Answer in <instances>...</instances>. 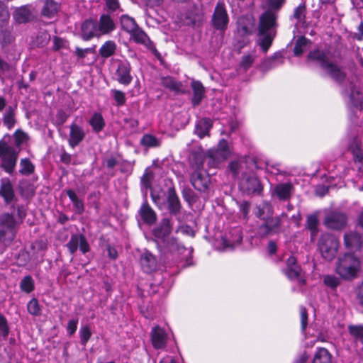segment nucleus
Instances as JSON below:
<instances>
[{"label": "nucleus", "mask_w": 363, "mask_h": 363, "mask_svg": "<svg viewBox=\"0 0 363 363\" xmlns=\"http://www.w3.org/2000/svg\"><path fill=\"white\" fill-rule=\"evenodd\" d=\"M308 60L318 62L320 67L337 84H342L346 78L347 73L336 63L330 61L325 52L319 48L311 50L307 56Z\"/></svg>", "instance_id": "f257e3e1"}, {"label": "nucleus", "mask_w": 363, "mask_h": 363, "mask_svg": "<svg viewBox=\"0 0 363 363\" xmlns=\"http://www.w3.org/2000/svg\"><path fill=\"white\" fill-rule=\"evenodd\" d=\"M239 189L248 196L262 194L264 186L255 173H243L239 183Z\"/></svg>", "instance_id": "423d86ee"}, {"label": "nucleus", "mask_w": 363, "mask_h": 363, "mask_svg": "<svg viewBox=\"0 0 363 363\" xmlns=\"http://www.w3.org/2000/svg\"><path fill=\"white\" fill-rule=\"evenodd\" d=\"M18 152L9 145L5 141H0V162L1 167L7 172H11L13 169Z\"/></svg>", "instance_id": "0eeeda50"}, {"label": "nucleus", "mask_w": 363, "mask_h": 363, "mask_svg": "<svg viewBox=\"0 0 363 363\" xmlns=\"http://www.w3.org/2000/svg\"><path fill=\"white\" fill-rule=\"evenodd\" d=\"M80 30V36L84 41H89L94 37L100 35L97 28V22L91 18L86 19L82 23Z\"/></svg>", "instance_id": "a211bd4d"}, {"label": "nucleus", "mask_w": 363, "mask_h": 363, "mask_svg": "<svg viewBox=\"0 0 363 363\" xmlns=\"http://www.w3.org/2000/svg\"><path fill=\"white\" fill-rule=\"evenodd\" d=\"M13 143L18 150H21V145L23 143V131L17 130L13 136Z\"/></svg>", "instance_id": "680f3d73"}, {"label": "nucleus", "mask_w": 363, "mask_h": 363, "mask_svg": "<svg viewBox=\"0 0 363 363\" xmlns=\"http://www.w3.org/2000/svg\"><path fill=\"white\" fill-rule=\"evenodd\" d=\"M69 115L66 113V112L60 109L57 111L56 113V123L57 125L61 126L67 120Z\"/></svg>", "instance_id": "052dcab7"}, {"label": "nucleus", "mask_w": 363, "mask_h": 363, "mask_svg": "<svg viewBox=\"0 0 363 363\" xmlns=\"http://www.w3.org/2000/svg\"><path fill=\"white\" fill-rule=\"evenodd\" d=\"M35 165L28 158H24V176L29 175L34 172Z\"/></svg>", "instance_id": "69168bd1"}, {"label": "nucleus", "mask_w": 363, "mask_h": 363, "mask_svg": "<svg viewBox=\"0 0 363 363\" xmlns=\"http://www.w3.org/2000/svg\"><path fill=\"white\" fill-rule=\"evenodd\" d=\"M27 311L28 313L34 316H40L41 315V307L38 300L36 298H33L27 303Z\"/></svg>", "instance_id": "37998d69"}, {"label": "nucleus", "mask_w": 363, "mask_h": 363, "mask_svg": "<svg viewBox=\"0 0 363 363\" xmlns=\"http://www.w3.org/2000/svg\"><path fill=\"white\" fill-rule=\"evenodd\" d=\"M228 169L232 174L233 178L236 179L238 177L240 172L241 163L238 160H233L228 164Z\"/></svg>", "instance_id": "864d4df0"}, {"label": "nucleus", "mask_w": 363, "mask_h": 363, "mask_svg": "<svg viewBox=\"0 0 363 363\" xmlns=\"http://www.w3.org/2000/svg\"><path fill=\"white\" fill-rule=\"evenodd\" d=\"M15 228H0V241L4 245L8 244L15 237Z\"/></svg>", "instance_id": "79ce46f5"}, {"label": "nucleus", "mask_w": 363, "mask_h": 363, "mask_svg": "<svg viewBox=\"0 0 363 363\" xmlns=\"http://www.w3.org/2000/svg\"><path fill=\"white\" fill-rule=\"evenodd\" d=\"M213 126V121L210 118H202L196 123L195 133L200 139H203L205 136H209Z\"/></svg>", "instance_id": "393cba45"}, {"label": "nucleus", "mask_w": 363, "mask_h": 363, "mask_svg": "<svg viewBox=\"0 0 363 363\" xmlns=\"http://www.w3.org/2000/svg\"><path fill=\"white\" fill-rule=\"evenodd\" d=\"M161 83L164 88L174 91L176 94H186L189 92L184 88L183 83L176 80L173 77H162Z\"/></svg>", "instance_id": "4be33fe9"}, {"label": "nucleus", "mask_w": 363, "mask_h": 363, "mask_svg": "<svg viewBox=\"0 0 363 363\" xmlns=\"http://www.w3.org/2000/svg\"><path fill=\"white\" fill-rule=\"evenodd\" d=\"M97 28L100 35H107L116 29V25L109 14L104 13L99 18Z\"/></svg>", "instance_id": "a878e982"}, {"label": "nucleus", "mask_w": 363, "mask_h": 363, "mask_svg": "<svg viewBox=\"0 0 363 363\" xmlns=\"http://www.w3.org/2000/svg\"><path fill=\"white\" fill-rule=\"evenodd\" d=\"M130 35L131 38L134 40V42L138 44H141L147 46L148 44L151 43V40L148 35L139 26H138Z\"/></svg>", "instance_id": "72a5a7b5"}, {"label": "nucleus", "mask_w": 363, "mask_h": 363, "mask_svg": "<svg viewBox=\"0 0 363 363\" xmlns=\"http://www.w3.org/2000/svg\"><path fill=\"white\" fill-rule=\"evenodd\" d=\"M140 143L142 146L147 148L158 147L161 145L160 140L156 136L149 133L143 135Z\"/></svg>", "instance_id": "e433bc0d"}, {"label": "nucleus", "mask_w": 363, "mask_h": 363, "mask_svg": "<svg viewBox=\"0 0 363 363\" xmlns=\"http://www.w3.org/2000/svg\"><path fill=\"white\" fill-rule=\"evenodd\" d=\"M15 220L9 213H3L0 216V228H15Z\"/></svg>", "instance_id": "a18cd8bd"}, {"label": "nucleus", "mask_w": 363, "mask_h": 363, "mask_svg": "<svg viewBox=\"0 0 363 363\" xmlns=\"http://www.w3.org/2000/svg\"><path fill=\"white\" fill-rule=\"evenodd\" d=\"M60 5L55 0H45L41 14L48 18H52L57 14Z\"/></svg>", "instance_id": "473e14b6"}, {"label": "nucleus", "mask_w": 363, "mask_h": 363, "mask_svg": "<svg viewBox=\"0 0 363 363\" xmlns=\"http://www.w3.org/2000/svg\"><path fill=\"white\" fill-rule=\"evenodd\" d=\"M113 97L116 103L117 106H122L125 105L126 102V98L125 93L121 90L112 89Z\"/></svg>", "instance_id": "603ef678"}, {"label": "nucleus", "mask_w": 363, "mask_h": 363, "mask_svg": "<svg viewBox=\"0 0 363 363\" xmlns=\"http://www.w3.org/2000/svg\"><path fill=\"white\" fill-rule=\"evenodd\" d=\"M284 273L291 280H297L301 285L306 284V280L301 277L302 268L294 255H291L286 259Z\"/></svg>", "instance_id": "1a4fd4ad"}, {"label": "nucleus", "mask_w": 363, "mask_h": 363, "mask_svg": "<svg viewBox=\"0 0 363 363\" xmlns=\"http://www.w3.org/2000/svg\"><path fill=\"white\" fill-rule=\"evenodd\" d=\"M150 339L152 347L156 350L164 349L167 347L168 335L165 330L158 325L152 328Z\"/></svg>", "instance_id": "f3484780"}, {"label": "nucleus", "mask_w": 363, "mask_h": 363, "mask_svg": "<svg viewBox=\"0 0 363 363\" xmlns=\"http://www.w3.org/2000/svg\"><path fill=\"white\" fill-rule=\"evenodd\" d=\"M360 269V260L352 253H345L338 258L336 263V273L346 281H352L356 279Z\"/></svg>", "instance_id": "7ed1b4c3"}, {"label": "nucleus", "mask_w": 363, "mask_h": 363, "mask_svg": "<svg viewBox=\"0 0 363 363\" xmlns=\"http://www.w3.org/2000/svg\"><path fill=\"white\" fill-rule=\"evenodd\" d=\"M91 332L89 325H84L79 330L80 343L86 345L91 337Z\"/></svg>", "instance_id": "de8ad7c7"}, {"label": "nucleus", "mask_w": 363, "mask_h": 363, "mask_svg": "<svg viewBox=\"0 0 363 363\" xmlns=\"http://www.w3.org/2000/svg\"><path fill=\"white\" fill-rule=\"evenodd\" d=\"M229 21V16L225 3L219 1L214 9L211 24L216 30L224 31L228 28Z\"/></svg>", "instance_id": "6e6552de"}, {"label": "nucleus", "mask_w": 363, "mask_h": 363, "mask_svg": "<svg viewBox=\"0 0 363 363\" xmlns=\"http://www.w3.org/2000/svg\"><path fill=\"white\" fill-rule=\"evenodd\" d=\"M66 194L72 203L75 212L78 215H82L85 211L84 203L82 199H79L73 189H69L65 191Z\"/></svg>", "instance_id": "7c9ffc66"}, {"label": "nucleus", "mask_w": 363, "mask_h": 363, "mask_svg": "<svg viewBox=\"0 0 363 363\" xmlns=\"http://www.w3.org/2000/svg\"><path fill=\"white\" fill-rule=\"evenodd\" d=\"M191 87L193 91L191 98V104L193 107H196L201 103L205 96L206 89L203 84L199 81L192 79L191 82Z\"/></svg>", "instance_id": "5701e85b"}, {"label": "nucleus", "mask_w": 363, "mask_h": 363, "mask_svg": "<svg viewBox=\"0 0 363 363\" xmlns=\"http://www.w3.org/2000/svg\"><path fill=\"white\" fill-rule=\"evenodd\" d=\"M300 319L301 330L305 331L308 326V314L306 308L304 306L300 308Z\"/></svg>", "instance_id": "13d9d810"}, {"label": "nucleus", "mask_w": 363, "mask_h": 363, "mask_svg": "<svg viewBox=\"0 0 363 363\" xmlns=\"http://www.w3.org/2000/svg\"><path fill=\"white\" fill-rule=\"evenodd\" d=\"M190 182L196 190L206 192L208 189L211 178L207 172H203V169L196 170L190 175Z\"/></svg>", "instance_id": "4468645a"}, {"label": "nucleus", "mask_w": 363, "mask_h": 363, "mask_svg": "<svg viewBox=\"0 0 363 363\" xmlns=\"http://www.w3.org/2000/svg\"><path fill=\"white\" fill-rule=\"evenodd\" d=\"M132 67L129 62H121L116 71L118 82L124 86L129 85L133 81L131 75Z\"/></svg>", "instance_id": "6ab92c4d"}, {"label": "nucleus", "mask_w": 363, "mask_h": 363, "mask_svg": "<svg viewBox=\"0 0 363 363\" xmlns=\"http://www.w3.org/2000/svg\"><path fill=\"white\" fill-rule=\"evenodd\" d=\"M9 333V329L7 326V322L5 318L0 314V334L4 337L7 336Z\"/></svg>", "instance_id": "338daca9"}, {"label": "nucleus", "mask_w": 363, "mask_h": 363, "mask_svg": "<svg viewBox=\"0 0 363 363\" xmlns=\"http://www.w3.org/2000/svg\"><path fill=\"white\" fill-rule=\"evenodd\" d=\"M166 202L167 209L170 216H177L181 213L182 204L174 186L167 189Z\"/></svg>", "instance_id": "9b49d317"}, {"label": "nucleus", "mask_w": 363, "mask_h": 363, "mask_svg": "<svg viewBox=\"0 0 363 363\" xmlns=\"http://www.w3.org/2000/svg\"><path fill=\"white\" fill-rule=\"evenodd\" d=\"M310 363H333V354L327 348L318 347Z\"/></svg>", "instance_id": "bb28decb"}, {"label": "nucleus", "mask_w": 363, "mask_h": 363, "mask_svg": "<svg viewBox=\"0 0 363 363\" xmlns=\"http://www.w3.org/2000/svg\"><path fill=\"white\" fill-rule=\"evenodd\" d=\"M117 45L113 40L106 41L99 48V54L103 58H108L115 55Z\"/></svg>", "instance_id": "2f4dec72"}, {"label": "nucleus", "mask_w": 363, "mask_h": 363, "mask_svg": "<svg viewBox=\"0 0 363 363\" xmlns=\"http://www.w3.org/2000/svg\"><path fill=\"white\" fill-rule=\"evenodd\" d=\"M35 289V282L31 276L24 277V293L30 294Z\"/></svg>", "instance_id": "bf43d9fd"}, {"label": "nucleus", "mask_w": 363, "mask_h": 363, "mask_svg": "<svg viewBox=\"0 0 363 363\" xmlns=\"http://www.w3.org/2000/svg\"><path fill=\"white\" fill-rule=\"evenodd\" d=\"M323 283L325 286L335 289L340 284V280L337 277L333 275H326L324 277Z\"/></svg>", "instance_id": "6e6d98bb"}, {"label": "nucleus", "mask_w": 363, "mask_h": 363, "mask_svg": "<svg viewBox=\"0 0 363 363\" xmlns=\"http://www.w3.org/2000/svg\"><path fill=\"white\" fill-rule=\"evenodd\" d=\"M172 229L170 218H163L159 225L152 229V234L155 238L162 243L164 247L169 252L181 254L186 249L184 245L179 244L175 238L170 237Z\"/></svg>", "instance_id": "f03ea898"}, {"label": "nucleus", "mask_w": 363, "mask_h": 363, "mask_svg": "<svg viewBox=\"0 0 363 363\" xmlns=\"http://www.w3.org/2000/svg\"><path fill=\"white\" fill-rule=\"evenodd\" d=\"M206 155L201 151H193L189 158L190 166L194 171L203 170Z\"/></svg>", "instance_id": "c756f323"}, {"label": "nucleus", "mask_w": 363, "mask_h": 363, "mask_svg": "<svg viewBox=\"0 0 363 363\" xmlns=\"http://www.w3.org/2000/svg\"><path fill=\"white\" fill-rule=\"evenodd\" d=\"M293 186L291 183H281L275 186L274 191L281 201H286L291 198Z\"/></svg>", "instance_id": "c85d7f7f"}, {"label": "nucleus", "mask_w": 363, "mask_h": 363, "mask_svg": "<svg viewBox=\"0 0 363 363\" xmlns=\"http://www.w3.org/2000/svg\"><path fill=\"white\" fill-rule=\"evenodd\" d=\"M0 196L4 199L6 205L15 208L17 199L15 196L13 186L9 179H2L1 181Z\"/></svg>", "instance_id": "dca6fc26"}, {"label": "nucleus", "mask_w": 363, "mask_h": 363, "mask_svg": "<svg viewBox=\"0 0 363 363\" xmlns=\"http://www.w3.org/2000/svg\"><path fill=\"white\" fill-rule=\"evenodd\" d=\"M318 218L315 213L308 215L306 221V228L311 233V237L313 238L318 233Z\"/></svg>", "instance_id": "f704fd0d"}, {"label": "nucleus", "mask_w": 363, "mask_h": 363, "mask_svg": "<svg viewBox=\"0 0 363 363\" xmlns=\"http://www.w3.org/2000/svg\"><path fill=\"white\" fill-rule=\"evenodd\" d=\"M347 222V216L340 212L331 211L324 218V225L332 230H340L345 227Z\"/></svg>", "instance_id": "ddd939ff"}, {"label": "nucleus", "mask_w": 363, "mask_h": 363, "mask_svg": "<svg viewBox=\"0 0 363 363\" xmlns=\"http://www.w3.org/2000/svg\"><path fill=\"white\" fill-rule=\"evenodd\" d=\"M154 179V174L152 171L147 168L142 177L140 178V184L142 187L147 189H152V182Z\"/></svg>", "instance_id": "c03bdc74"}, {"label": "nucleus", "mask_w": 363, "mask_h": 363, "mask_svg": "<svg viewBox=\"0 0 363 363\" xmlns=\"http://www.w3.org/2000/svg\"><path fill=\"white\" fill-rule=\"evenodd\" d=\"M338 238L329 233H323L318 239V247L322 257L328 261H332L337 255L339 248Z\"/></svg>", "instance_id": "20e7f679"}, {"label": "nucleus", "mask_w": 363, "mask_h": 363, "mask_svg": "<svg viewBox=\"0 0 363 363\" xmlns=\"http://www.w3.org/2000/svg\"><path fill=\"white\" fill-rule=\"evenodd\" d=\"M140 263L143 271L146 274L155 272L157 267L156 257L149 251H145L141 255Z\"/></svg>", "instance_id": "412c9836"}, {"label": "nucleus", "mask_w": 363, "mask_h": 363, "mask_svg": "<svg viewBox=\"0 0 363 363\" xmlns=\"http://www.w3.org/2000/svg\"><path fill=\"white\" fill-rule=\"evenodd\" d=\"M308 40L303 35L300 36L296 40L294 47V54L296 57H300L304 52V48L308 43Z\"/></svg>", "instance_id": "a19ab883"}, {"label": "nucleus", "mask_w": 363, "mask_h": 363, "mask_svg": "<svg viewBox=\"0 0 363 363\" xmlns=\"http://www.w3.org/2000/svg\"><path fill=\"white\" fill-rule=\"evenodd\" d=\"M182 196L184 200L188 203L189 206L194 203L196 201V197L194 191L189 187H184L182 190Z\"/></svg>", "instance_id": "49530a36"}, {"label": "nucleus", "mask_w": 363, "mask_h": 363, "mask_svg": "<svg viewBox=\"0 0 363 363\" xmlns=\"http://www.w3.org/2000/svg\"><path fill=\"white\" fill-rule=\"evenodd\" d=\"M50 40V35L47 30H40L38 33L35 39L33 41V45L43 48L46 46Z\"/></svg>", "instance_id": "ea45409f"}, {"label": "nucleus", "mask_w": 363, "mask_h": 363, "mask_svg": "<svg viewBox=\"0 0 363 363\" xmlns=\"http://www.w3.org/2000/svg\"><path fill=\"white\" fill-rule=\"evenodd\" d=\"M89 124L94 132L99 133L104 128L105 121L101 113H95L90 118Z\"/></svg>", "instance_id": "4c0bfd02"}, {"label": "nucleus", "mask_w": 363, "mask_h": 363, "mask_svg": "<svg viewBox=\"0 0 363 363\" xmlns=\"http://www.w3.org/2000/svg\"><path fill=\"white\" fill-rule=\"evenodd\" d=\"M348 331L352 337L359 338L363 343V325H350L348 326Z\"/></svg>", "instance_id": "3c124183"}, {"label": "nucleus", "mask_w": 363, "mask_h": 363, "mask_svg": "<svg viewBox=\"0 0 363 363\" xmlns=\"http://www.w3.org/2000/svg\"><path fill=\"white\" fill-rule=\"evenodd\" d=\"M271 10L265 11L259 17L258 33H265L271 32V30L277 26V16Z\"/></svg>", "instance_id": "2eb2a0df"}, {"label": "nucleus", "mask_w": 363, "mask_h": 363, "mask_svg": "<svg viewBox=\"0 0 363 363\" xmlns=\"http://www.w3.org/2000/svg\"><path fill=\"white\" fill-rule=\"evenodd\" d=\"M121 25L122 30L129 34H130L138 26L135 20L126 14L121 16Z\"/></svg>", "instance_id": "c9c22d12"}, {"label": "nucleus", "mask_w": 363, "mask_h": 363, "mask_svg": "<svg viewBox=\"0 0 363 363\" xmlns=\"http://www.w3.org/2000/svg\"><path fill=\"white\" fill-rule=\"evenodd\" d=\"M85 133L83 128L73 122L69 126V134L68 139V144L70 147L74 149L79 145L84 139Z\"/></svg>", "instance_id": "aec40b11"}, {"label": "nucleus", "mask_w": 363, "mask_h": 363, "mask_svg": "<svg viewBox=\"0 0 363 363\" xmlns=\"http://www.w3.org/2000/svg\"><path fill=\"white\" fill-rule=\"evenodd\" d=\"M66 247L72 255H74L78 248L82 254L90 251L89 244L84 234H72Z\"/></svg>", "instance_id": "9d476101"}, {"label": "nucleus", "mask_w": 363, "mask_h": 363, "mask_svg": "<svg viewBox=\"0 0 363 363\" xmlns=\"http://www.w3.org/2000/svg\"><path fill=\"white\" fill-rule=\"evenodd\" d=\"M254 61H255V58L253 57L252 55H243L240 62V66L245 71H247L252 67Z\"/></svg>", "instance_id": "4d7b16f0"}, {"label": "nucleus", "mask_w": 363, "mask_h": 363, "mask_svg": "<svg viewBox=\"0 0 363 363\" xmlns=\"http://www.w3.org/2000/svg\"><path fill=\"white\" fill-rule=\"evenodd\" d=\"M216 155H219L223 160H227L230 156L228 143L225 139H220L216 149H210L206 152L207 157H213Z\"/></svg>", "instance_id": "b1692460"}, {"label": "nucleus", "mask_w": 363, "mask_h": 363, "mask_svg": "<svg viewBox=\"0 0 363 363\" xmlns=\"http://www.w3.org/2000/svg\"><path fill=\"white\" fill-rule=\"evenodd\" d=\"M306 13V5L305 3L299 4L294 9L293 18L296 19L298 22L304 20Z\"/></svg>", "instance_id": "09e8293b"}, {"label": "nucleus", "mask_w": 363, "mask_h": 363, "mask_svg": "<svg viewBox=\"0 0 363 363\" xmlns=\"http://www.w3.org/2000/svg\"><path fill=\"white\" fill-rule=\"evenodd\" d=\"M251 203L248 201H243L239 206L240 211L242 213L244 218H248Z\"/></svg>", "instance_id": "e2e57ef3"}, {"label": "nucleus", "mask_w": 363, "mask_h": 363, "mask_svg": "<svg viewBox=\"0 0 363 363\" xmlns=\"http://www.w3.org/2000/svg\"><path fill=\"white\" fill-rule=\"evenodd\" d=\"M285 3L286 0H267V10L278 12L281 9Z\"/></svg>", "instance_id": "5fc2aeb1"}, {"label": "nucleus", "mask_w": 363, "mask_h": 363, "mask_svg": "<svg viewBox=\"0 0 363 363\" xmlns=\"http://www.w3.org/2000/svg\"><path fill=\"white\" fill-rule=\"evenodd\" d=\"M259 35L262 36L259 45L261 47L262 50L266 53L272 46L275 38V33H272V32H267L265 33H259Z\"/></svg>", "instance_id": "58836bf2"}, {"label": "nucleus", "mask_w": 363, "mask_h": 363, "mask_svg": "<svg viewBox=\"0 0 363 363\" xmlns=\"http://www.w3.org/2000/svg\"><path fill=\"white\" fill-rule=\"evenodd\" d=\"M344 244L349 249H359L362 246L361 235L354 231L345 233Z\"/></svg>", "instance_id": "cd10ccee"}, {"label": "nucleus", "mask_w": 363, "mask_h": 363, "mask_svg": "<svg viewBox=\"0 0 363 363\" xmlns=\"http://www.w3.org/2000/svg\"><path fill=\"white\" fill-rule=\"evenodd\" d=\"M107 9L114 12L120 8V3L118 0H105Z\"/></svg>", "instance_id": "774afa93"}, {"label": "nucleus", "mask_w": 363, "mask_h": 363, "mask_svg": "<svg viewBox=\"0 0 363 363\" xmlns=\"http://www.w3.org/2000/svg\"><path fill=\"white\" fill-rule=\"evenodd\" d=\"M78 319H72L68 322L67 331L69 335H73L77 329Z\"/></svg>", "instance_id": "0e129e2a"}, {"label": "nucleus", "mask_w": 363, "mask_h": 363, "mask_svg": "<svg viewBox=\"0 0 363 363\" xmlns=\"http://www.w3.org/2000/svg\"><path fill=\"white\" fill-rule=\"evenodd\" d=\"M265 206L269 215L267 218H263L264 223L258 227V234L261 238L279 233L282 223L279 216H272V206L268 203Z\"/></svg>", "instance_id": "39448f33"}, {"label": "nucleus", "mask_w": 363, "mask_h": 363, "mask_svg": "<svg viewBox=\"0 0 363 363\" xmlns=\"http://www.w3.org/2000/svg\"><path fill=\"white\" fill-rule=\"evenodd\" d=\"M16 123L15 116L13 109L11 107H9L4 116V123L9 128H11L13 127Z\"/></svg>", "instance_id": "8fccbe9b"}, {"label": "nucleus", "mask_w": 363, "mask_h": 363, "mask_svg": "<svg viewBox=\"0 0 363 363\" xmlns=\"http://www.w3.org/2000/svg\"><path fill=\"white\" fill-rule=\"evenodd\" d=\"M140 220L145 225L152 226L157 220V214L149 203L146 195L138 211Z\"/></svg>", "instance_id": "f8f14e48"}]
</instances>
